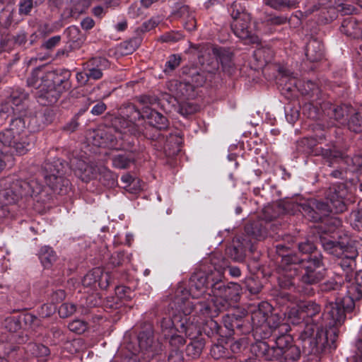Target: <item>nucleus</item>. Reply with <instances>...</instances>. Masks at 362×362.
Instances as JSON below:
<instances>
[{
    "mask_svg": "<svg viewBox=\"0 0 362 362\" xmlns=\"http://www.w3.org/2000/svg\"><path fill=\"white\" fill-rule=\"evenodd\" d=\"M168 20L170 21H182L185 23L197 21L194 14L189 11L187 6H182L178 10L173 12Z\"/></svg>",
    "mask_w": 362,
    "mask_h": 362,
    "instance_id": "obj_27",
    "label": "nucleus"
},
{
    "mask_svg": "<svg viewBox=\"0 0 362 362\" xmlns=\"http://www.w3.org/2000/svg\"><path fill=\"white\" fill-rule=\"evenodd\" d=\"M351 224L355 229H362V202L358 205L357 210L352 211L350 215Z\"/></svg>",
    "mask_w": 362,
    "mask_h": 362,
    "instance_id": "obj_48",
    "label": "nucleus"
},
{
    "mask_svg": "<svg viewBox=\"0 0 362 362\" xmlns=\"http://www.w3.org/2000/svg\"><path fill=\"white\" fill-rule=\"evenodd\" d=\"M25 351L30 357L36 358L40 362H45L49 356V349L42 344L29 343L25 347Z\"/></svg>",
    "mask_w": 362,
    "mask_h": 362,
    "instance_id": "obj_22",
    "label": "nucleus"
},
{
    "mask_svg": "<svg viewBox=\"0 0 362 362\" xmlns=\"http://www.w3.org/2000/svg\"><path fill=\"white\" fill-rule=\"evenodd\" d=\"M71 75L70 71L67 69L47 73L46 78L48 83V90L45 95L48 103H55L62 93L69 89Z\"/></svg>",
    "mask_w": 362,
    "mask_h": 362,
    "instance_id": "obj_9",
    "label": "nucleus"
},
{
    "mask_svg": "<svg viewBox=\"0 0 362 362\" xmlns=\"http://www.w3.org/2000/svg\"><path fill=\"white\" fill-rule=\"evenodd\" d=\"M257 346L260 349L261 354L268 361L278 360L283 356L282 351L278 349L276 345L269 346L267 343L260 341Z\"/></svg>",
    "mask_w": 362,
    "mask_h": 362,
    "instance_id": "obj_29",
    "label": "nucleus"
},
{
    "mask_svg": "<svg viewBox=\"0 0 362 362\" xmlns=\"http://www.w3.org/2000/svg\"><path fill=\"white\" fill-rule=\"evenodd\" d=\"M346 190L343 186L338 188H330L327 194V200L331 206L332 211L341 213L346 209Z\"/></svg>",
    "mask_w": 362,
    "mask_h": 362,
    "instance_id": "obj_16",
    "label": "nucleus"
},
{
    "mask_svg": "<svg viewBox=\"0 0 362 362\" xmlns=\"http://www.w3.org/2000/svg\"><path fill=\"white\" fill-rule=\"evenodd\" d=\"M112 125V127L95 131L93 144L98 147L130 150L134 145V136L140 133L138 126L123 117H115Z\"/></svg>",
    "mask_w": 362,
    "mask_h": 362,
    "instance_id": "obj_2",
    "label": "nucleus"
},
{
    "mask_svg": "<svg viewBox=\"0 0 362 362\" xmlns=\"http://www.w3.org/2000/svg\"><path fill=\"white\" fill-rule=\"evenodd\" d=\"M181 58L176 54H172L169 57L165 65L164 71L165 73L171 72L180 64Z\"/></svg>",
    "mask_w": 362,
    "mask_h": 362,
    "instance_id": "obj_56",
    "label": "nucleus"
},
{
    "mask_svg": "<svg viewBox=\"0 0 362 362\" xmlns=\"http://www.w3.org/2000/svg\"><path fill=\"white\" fill-rule=\"evenodd\" d=\"M220 310L216 305L214 298L209 296L206 300L197 301L195 305L196 313H199L202 320V331L209 337L216 335H221L220 326L213 317L218 315Z\"/></svg>",
    "mask_w": 362,
    "mask_h": 362,
    "instance_id": "obj_7",
    "label": "nucleus"
},
{
    "mask_svg": "<svg viewBox=\"0 0 362 362\" xmlns=\"http://www.w3.org/2000/svg\"><path fill=\"white\" fill-rule=\"evenodd\" d=\"M234 34L245 44L258 43L259 37L255 33V24H230Z\"/></svg>",
    "mask_w": 362,
    "mask_h": 362,
    "instance_id": "obj_18",
    "label": "nucleus"
},
{
    "mask_svg": "<svg viewBox=\"0 0 362 362\" xmlns=\"http://www.w3.org/2000/svg\"><path fill=\"white\" fill-rule=\"evenodd\" d=\"M225 293L223 295V300L228 301H237L239 296V286L237 284H230L228 287H223Z\"/></svg>",
    "mask_w": 362,
    "mask_h": 362,
    "instance_id": "obj_41",
    "label": "nucleus"
},
{
    "mask_svg": "<svg viewBox=\"0 0 362 362\" xmlns=\"http://www.w3.org/2000/svg\"><path fill=\"white\" fill-rule=\"evenodd\" d=\"M139 346L141 350L148 351L153 344V332L148 329L139 333L138 336Z\"/></svg>",
    "mask_w": 362,
    "mask_h": 362,
    "instance_id": "obj_36",
    "label": "nucleus"
},
{
    "mask_svg": "<svg viewBox=\"0 0 362 362\" xmlns=\"http://www.w3.org/2000/svg\"><path fill=\"white\" fill-rule=\"evenodd\" d=\"M181 314L175 315L172 319L170 317H163L160 322V327L162 333L165 337V334H172L175 331H179L177 321L181 317Z\"/></svg>",
    "mask_w": 362,
    "mask_h": 362,
    "instance_id": "obj_30",
    "label": "nucleus"
},
{
    "mask_svg": "<svg viewBox=\"0 0 362 362\" xmlns=\"http://www.w3.org/2000/svg\"><path fill=\"white\" fill-rule=\"evenodd\" d=\"M293 338L290 334H281L276 338L275 345L277 349L282 351V356L293 344Z\"/></svg>",
    "mask_w": 362,
    "mask_h": 362,
    "instance_id": "obj_46",
    "label": "nucleus"
},
{
    "mask_svg": "<svg viewBox=\"0 0 362 362\" xmlns=\"http://www.w3.org/2000/svg\"><path fill=\"white\" fill-rule=\"evenodd\" d=\"M35 136L25 129V122L21 117L12 121L11 127L0 134V141L13 148L19 155L26 153L35 141Z\"/></svg>",
    "mask_w": 362,
    "mask_h": 362,
    "instance_id": "obj_6",
    "label": "nucleus"
},
{
    "mask_svg": "<svg viewBox=\"0 0 362 362\" xmlns=\"http://www.w3.org/2000/svg\"><path fill=\"white\" fill-rule=\"evenodd\" d=\"M193 86V90L195 87L202 86L206 81V76L202 73L197 72L192 74L191 81H189Z\"/></svg>",
    "mask_w": 362,
    "mask_h": 362,
    "instance_id": "obj_61",
    "label": "nucleus"
},
{
    "mask_svg": "<svg viewBox=\"0 0 362 362\" xmlns=\"http://www.w3.org/2000/svg\"><path fill=\"white\" fill-rule=\"evenodd\" d=\"M284 262L290 264L289 266L285 267V274H281L279 278V284L282 288H291L294 286V281L293 276L296 275L300 266L297 265L299 262L302 264L304 272L300 279L302 288L299 290L305 294L310 295L313 289L308 286L314 285L320 282L323 275L320 272H316L315 269L319 268L322 264V255H310L308 260H298L296 257H286L284 259Z\"/></svg>",
    "mask_w": 362,
    "mask_h": 362,
    "instance_id": "obj_3",
    "label": "nucleus"
},
{
    "mask_svg": "<svg viewBox=\"0 0 362 362\" xmlns=\"http://www.w3.org/2000/svg\"><path fill=\"white\" fill-rule=\"evenodd\" d=\"M339 30L348 36L362 39V30L358 28V24H341Z\"/></svg>",
    "mask_w": 362,
    "mask_h": 362,
    "instance_id": "obj_42",
    "label": "nucleus"
},
{
    "mask_svg": "<svg viewBox=\"0 0 362 362\" xmlns=\"http://www.w3.org/2000/svg\"><path fill=\"white\" fill-rule=\"evenodd\" d=\"M100 166L93 163H88L84 160H78L76 163L74 172L81 180L88 182L96 178L99 175L98 168Z\"/></svg>",
    "mask_w": 362,
    "mask_h": 362,
    "instance_id": "obj_19",
    "label": "nucleus"
},
{
    "mask_svg": "<svg viewBox=\"0 0 362 362\" xmlns=\"http://www.w3.org/2000/svg\"><path fill=\"white\" fill-rule=\"evenodd\" d=\"M168 87L170 92L178 99L190 97L194 91L189 81H171Z\"/></svg>",
    "mask_w": 362,
    "mask_h": 362,
    "instance_id": "obj_21",
    "label": "nucleus"
},
{
    "mask_svg": "<svg viewBox=\"0 0 362 362\" xmlns=\"http://www.w3.org/2000/svg\"><path fill=\"white\" fill-rule=\"evenodd\" d=\"M46 75L47 73H45L41 68L38 67L32 71L27 80L28 86L37 89L38 97L45 100L46 92L48 90Z\"/></svg>",
    "mask_w": 362,
    "mask_h": 362,
    "instance_id": "obj_17",
    "label": "nucleus"
},
{
    "mask_svg": "<svg viewBox=\"0 0 362 362\" xmlns=\"http://www.w3.org/2000/svg\"><path fill=\"white\" fill-rule=\"evenodd\" d=\"M349 283L351 285L347 286L349 296L342 298V303H346L347 305H344V308L346 310L351 311L354 308V300L362 298V291L360 285L356 284L354 279Z\"/></svg>",
    "mask_w": 362,
    "mask_h": 362,
    "instance_id": "obj_25",
    "label": "nucleus"
},
{
    "mask_svg": "<svg viewBox=\"0 0 362 362\" xmlns=\"http://www.w3.org/2000/svg\"><path fill=\"white\" fill-rule=\"evenodd\" d=\"M133 160L125 155L115 156L112 159L113 165L119 169L127 168Z\"/></svg>",
    "mask_w": 362,
    "mask_h": 362,
    "instance_id": "obj_50",
    "label": "nucleus"
},
{
    "mask_svg": "<svg viewBox=\"0 0 362 362\" xmlns=\"http://www.w3.org/2000/svg\"><path fill=\"white\" fill-rule=\"evenodd\" d=\"M76 310V305L71 303H65L60 305L59 315L61 317L66 318L73 315Z\"/></svg>",
    "mask_w": 362,
    "mask_h": 362,
    "instance_id": "obj_54",
    "label": "nucleus"
},
{
    "mask_svg": "<svg viewBox=\"0 0 362 362\" xmlns=\"http://www.w3.org/2000/svg\"><path fill=\"white\" fill-rule=\"evenodd\" d=\"M212 52L221 64L227 63L230 60L231 53L225 48L214 47Z\"/></svg>",
    "mask_w": 362,
    "mask_h": 362,
    "instance_id": "obj_53",
    "label": "nucleus"
},
{
    "mask_svg": "<svg viewBox=\"0 0 362 362\" xmlns=\"http://www.w3.org/2000/svg\"><path fill=\"white\" fill-rule=\"evenodd\" d=\"M210 354L216 360L230 358L228 342L221 339V341L214 344L211 348Z\"/></svg>",
    "mask_w": 362,
    "mask_h": 362,
    "instance_id": "obj_28",
    "label": "nucleus"
},
{
    "mask_svg": "<svg viewBox=\"0 0 362 362\" xmlns=\"http://www.w3.org/2000/svg\"><path fill=\"white\" fill-rule=\"evenodd\" d=\"M100 274L101 268L97 267L92 269L84 276L82 280V284L85 287H93L95 288L97 287V278Z\"/></svg>",
    "mask_w": 362,
    "mask_h": 362,
    "instance_id": "obj_40",
    "label": "nucleus"
},
{
    "mask_svg": "<svg viewBox=\"0 0 362 362\" xmlns=\"http://www.w3.org/2000/svg\"><path fill=\"white\" fill-rule=\"evenodd\" d=\"M64 35L69 41L78 42L82 40L83 34L80 31L76 25L69 26L64 32Z\"/></svg>",
    "mask_w": 362,
    "mask_h": 362,
    "instance_id": "obj_45",
    "label": "nucleus"
},
{
    "mask_svg": "<svg viewBox=\"0 0 362 362\" xmlns=\"http://www.w3.org/2000/svg\"><path fill=\"white\" fill-rule=\"evenodd\" d=\"M55 306L52 304H44L41 306L39 314L42 317H47L55 312Z\"/></svg>",
    "mask_w": 362,
    "mask_h": 362,
    "instance_id": "obj_64",
    "label": "nucleus"
},
{
    "mask_svg": "<svg viewBox=\"0 0 362 362\" xmlns=\"http://www.w3.org/2000/svg\"><path fill=\"white\" fill-rule=\"evenodd\" d=\"M321 243L324 250L336 257L337 264L341 269L346 282H351L354 279V269L356 267L355 259L358 256L356 249L350 245L347 238L341 241H334L326 238H321Z\"/></svg>",
    "mask_w": 362,
    "mask_h": 362,
    "instance_id": "obj_4",
    "label": "nucleus"
},
{
    "mask_svg": "<svg viewBox=\"0 0 362 362\" xmlns=\"http://www.w3.org/2000/svg\"><path fill=\"white\" fill-rule=\"evenodd\" d=\"M342 299L337 302H330L325 305L324 317L327 321L329 329L324 332L317 329L313 337L314 327L307 325L300 333L299 339L302 342L303 351L306 354L317 356L322 353L327 347L335 349L334 342L338 337V331L335 327L341 325L345 318L346 310Z\"/></svg>",
    "mask_w": 362,
    "mask_h": 362,
    "instance_id": "obj_1",
    "label": "nucleus"
},
{
    "mask_svg": "<svg viewBox=\"0 0 362 362\" xmlns=\"http://www.w3.org/2000/svg\"><path fill=\"white\" fill-rule=\"evenodd\" d=\"M337 9L342 16L353 14L356 10L354 6L345 3L337 4Z\"/></svg>",
    "mask_w": 362,
    "mask_h": 362,
    "instance_id": "obj_62",
    "label": "nucleus"
},
{
    "mask_svg": "<svg viewBox=\"0 0 362 362\" xmlns=\"http://www.w3.org/2000/svg\"><path fill=\"white\" fill-rule=\"evenodd\" d=\"M322 108L325 117H327V127L345 124V116H347L351 110L346 105H334L329 103H325Z\"/></svg>",
    "mask_w": 362,
    "mask_h": 362,
    "instance_id": "obj_14",
    "label": "nucleus"
},
{
    "mask_svg": "<svg viewBox=\"0 0 362 362\" xmlns=\"http://www.w3.org/2000/svg\"><path fill=\"white\" fill-rule=\"evenodd\" d=\"M268 319V315L260 308L252 311L251 315V320L254 327H259L264 326Z\"/></svg>",
    "mask_w": 362,
    "mask_h": 362,
    "instance_id": "obj_43",
    "label": "nucleus"
},
{
    "mask_svg": "<svg viewBox=\"0 0 362 362\" xmlns=\"http://www.w3.org/2000/svg\"><path fill=\"white\" fill-rule=\"evenodd\" d=\"M282 357L286 362L296 361L300 357V350L298 346L292 344L286 349Z\"/></svg>",
    "mask_w": 362,
    "mask_h": 362,
    "instance_id": "obj_49",
    "label": "nucleus"
},
{
    "mask_svg": "<svg viewBox=\"0 0 362 362\" xmlns=\"http://www.w3.org/2000/svg\"><path fill=\"white\" fill-rule=\"evenodd\" d=\"M111 275L109 272H105L101 269V274L97 278V286L101 289H106L110 284Z\"/></svg>",
    "mask_w": 362,
    "mask_h": 362,
    "instance_id": "obj_57",
    "label": "nucleus"
},
{
    "mask_svg": "<svg viewBox=\"0 0 362 362\" xmlns=\"http://www.w3.org/2000/svg\"><path fill=\"white\" fill-rule=\"evenodd\" d=\"M4 326L6 329L12 333L16 332L21 329V324L19 321L13 317H7L5 320Z\"/></svg>",
    "mask_w": 362,
    "mask_h": 362,
    "instance_id": "obj_58",
    "label": "nucleus"
},
{
    "mask_svg": "<svg viewBox=\"0 0 362 362\" xmlns=\"http://www.w3.org/2000/svg\"><path fill=\"white\" fill-rule=\"evenodd\" d=\"M128 109L131 113L129 116L130 119L128 120L132 121L134 124L136 120L146 119L151 126L159 129H165L168 126V120L164 115L148 107H144L142 112L136 109L134 105L129 106Z\"/></svg>",
    "mask_w": 362,
    "mask_h": 362,
    "instance_id": "obj_11",
    "label": "nucleus"
},
{
    "mask_svg": "<svg viewBox=\"0 0 362 362\" xmlns=\"http://www.w3.org/2000/svg\"><path fill=\"white\" fill-rule=\"evenodd\" d=\"M258 47L254 51L253 57L258 66H262L270 62L273 59V51L267 45H263L259 40L256 43Z\"/></svg>",
    "mask_w": 362,
    "mask_h": 362,
    "instance_id": "obj_26",
    "label": "nucleus"
},
{
    "mask_svg": "<svg viewBox=\"0 0 362 362\" xmlns=\"http://www.w3.org/2000/svg\"><path fill=\"white\" fill-rule=\"evenodd\" d=\"M68 328L71 332L81 334L87 329L88 325L83 320H74L69 323Z\"/></svg>",
    "mask_w": 362,
    "mask_h": 362,
    "instance_id": "obj_52",
    "label": "nucleus"
},
{
    "mask_svg": "<svg viewBox=\"0 0 362 362\" xmlns=\"http://www.w3.org/2000/svg\"><path fill=\"white\" fill-rule=\"evenodd\" d=\"M324 54L322 44L316 39L310 40L305 48V55L310 62H317L320 60Z\"/></svg>",
    "mask_w": 362,
    "mask_h": 362,
    "instance_id": "obj_24",
    "label": "nucleus"
},
{
    "mask_svg": "<svg viewBox=\"0 0 362 362\" xmlns=\"http://www.w3.org/2000/svg\"><path fill=\"white\" fill-rule=\"evenodd\" d=\"M347 126L351 132L356 133L362 132V108L350 117Z\"/></svg>",
    "mask_w": 362,
    "mask_h": 362,
    "instance_id": "obj_37",
    "label": "nucleus"
},
{
    "mask_svg": "<svg viewBox=\"0 0 362 362\" xmlns=\"http://www.w3.org/2000/svg\"><path fill=\"white\" fill-rule=\"evenodd\" d=\"M298 249L303 254H310L315 249V247L312 242L305 240L298 244Z\"/></svg>",
    "mask_w": 362,
    "mask_h": 362,
    "instance_id": "obj_63",
    "label": "nucleus"
},
{
    "mask_svg": "<svg viewBox=\"0 0 362 362\" xmlns=\"http://www.w3.org/2000/svg\"><path fill=\"white\" fill-rule=\"evenodd\" d=\"M11 114L21 115L20 112H17V109L11 104V103H8V99L6 98V102L2 103L0 106V116L4 119H6Z\"/></svg>",
    "mask_w": 362,
    "mask_h": 362,
    "instance_id": "obj_55",
    "label": "nucleus"
},
{
    "mask_svg": "<svg viewBox=\"0 0 362 362\" xmlns=\"http://www.w3.org/2000/svg\"><path fill=\"white\" fill-rule=\"evenodd\" d=\"M100 181L106 187H113L117 185V176L104 165H100L98 169Z\"/></svg>",
    "mask_w": 362,
    "mask_h": 362,
    "instance_id": "obj_31",
    "label": "nucleus"
},
{
    "mask_svg": "<svg viewBox=\"0 0 362 362\" xmlns=\"http://www.w3.org/2000/svg\"><path fill=\"white\" fill-rule=\"evenodd\" d=\"M300 308L302 310V313L305 317H313L320 312V307L318 304L315 302L308 301L302 303L300 305Z\"/></svg>",
    "mask_w": 362,
    "mask_h": 362,
    "instance_id": "obj_38",
    "label": "nucleus"
},
{
    "mask_svg": "<svg viewBox=\"0 0 362 362\" xmlns=\"http://www.w3.org/2000/svg\"><path fill=\"white\" fill-rule=\"evenodd\" d=\"M205 282L206 279L202 277L199 279V284L194 283V279H192L189 292L193 298H199L205 293Z\"/></svg>",
    "mask_w": 362,
    "mask_h": 362,
    "instance_id": "obj_44",
    "label": "nucleus"
},
{
    "mask_svg": "<svg viewBox=\"0 0 362 362\" xmlns=\"http://www.w3.org/2000/svg\"><path fill=\"white\" fill-rule=\"evenodd\" d=\"M321 222L326 226L325 231L327 233H333L341 226V221L336 216H328L322 219Z\"/></svg>",
    "mask_w": 362,
    "mask_h": 362,
    "instance_id": "obj_47",
    "label": "nucleus"
},
{
    "mask_svg": "<svg viewBox=\"0 0 362 362\" xmlns=\"http://www.w3.org/2000/svg\"><path fill=\"white\" fill-rule=\"evenodd\" d=\"M294 298L287 293H282L279 299L280 304L286 306L284 315L287 317L288 322L293 325H298L304 320V315L300 305L294 302Z\"/></svg>",
    "mask_w": 362,
    "mask_h": 362,
    "instance_id": "obj_13",
    "label": "nucleus"
},
{
    "mask_svg": "<svg viewBox=\"0 0 362 362\" xmlns=\"http://www.w3.org/2000/svg\"><path fill=\"white\" fill-rule=\"evenodd\" d=\"M56 254L52 247L43 246L39 252V258L44 267H49L56 260Z\"/></svg>",
    "mask_w": 362,
    "mask_h": 362,
    "instance_id": "obj_35",
    "label": "nucleus"
},
{
    "mask_svg": "<svg viewBox=\"0 0 362 362\" xmlns=\"http://www.w3.org/2000/svg\"><path fill=\"white\" fill-rule=\"evenodd\" d=\"M28 98V94L20 88L11 90L9 95L7 97L8 103L17 109V112L22 113L24 107Z\"/></svg>",
    "mask_w": 362,
    "mask_h": 362,
    "instance_id": "obj_23",
    "label": "nucleus"
},
{
    "mask_svg": "<svg viewBox=\"0 0 362 362\" xmlns=\"http://www.w3.org/2000/svg\"><path fill=\"white\" fill-rule=\"evenodd\" d=\"M223 287H228V285H225L223 282L219 281L215 283L212 286V292L214 293V297L216 298V300L220 298L223 300V293H225V291Z\"/></svg>",
    "mask_w": 362,
    "mask_h": 362,
    "instance_id": "obj_59",
    "label": "nucleus"
},
{
    "mask_svg": "<svg viewBox=\"0 0 362 362\" xmlns=\"http://www.w3.org/2000/svg\"><path fill=\"white\" fill-rule=\"evenodd\" d=\"M108 66V60L103 57H93L83 64V69L86 71L90 80L100 79L103 76V71Z\"/></svg>",
    "mask_w": 362,
    "mask_h": 362,
    "instance_id": "obj_15",
    "label": "nucleus"
},
{
    "mask_svg": "<svg viewBox=\"0 0 362 362\" xmlns=\"http://www.w3.org/2000/svg\"><path fill=\"white\" fill-rule=\"evenodd\" d=\"M322 155L327 158L329 166L337 168L331 173L334 178L352 180L353 174L358 173V179L362 181V156L354 155L350 156L336 150L325 149Z\"/></svg>",
    "mask_w": 362,
    "mask_h": 362,
    "instance_id": "obj_5",
    "label": "nucleus"
},
{
    "mask_svg": "<svg viewBox=\"0 0 362 362\" xmlns=\"http://www.w3.org/2000/svg\"><path fill=\"white\" fill-rule=\"evenodd\" d=\"M177 331H175L170 334H165V338L169 339L170 344L172 346L178 349L182 346L186 341L182 335L177 334Z\"/></svg>",
    "mask_w": 362,
    "mask_h": 362,
    "instance_id": "obj_51",
    "label": "nucleus"
},
{
    "mask_svg": "<svg viewBox=\"0 0 362 362\" xmlns=\"http://www.w3.org/2000/svg\"><path fill=\"white\" fill-rule=\"evenodd\" d=\"M303 214L310 221L317 222L329 215L332 211L331 206L328 202L312 201L309 203L301 204Z\"/></svg>",
    "mask_w": 362,
    "mask_h": 362,
    "instance_id": "obj_12",
    "label": "nucleus"
},
{
    "mask_svg": "<svg viewBox=\"0 0 362 362\" xmlns=\"http://www.w3.org/2000/svg\"><path fill=\"white\" fill-rule=\"evenodd\" d=\"M13 185L20 198L37 194L42 190V186L34 180L30 181L18 180L13 182Z\"/></svg>",
    "mask_w": 362,
    "mask_h": 362,
    "instance_id": "obj_20",
    "label": "nucleus"
},
{
    "mask_svg": "<svg viewBox=\"0 0 362 362\" xmlns=\"http://www.w3.org/2000/svg\"><path fill=\"white\" fill-rule=\"evenodd\" d=\"M197 302H190L189 300L183 302V306H180L182 310L181 317L177 321L180 333H185V336L189 339H197L201 337L202 333V320L198 315H190L192 310L195 309V305Z\"/></svg>",
    "mask_w": 362,
    "mask_h": 362,
    "instance_id": "obj_8",
    "label": "nucleus"
},
{
    "mask_svg": "<svg viewBox=\"0 0 362 362\" xmlns=\"http://www.w3.org/2000/svg\"><path fill=\"white\" fill-rule=\"evenodd\" d=\"M252 230H250L249 227L246 228L247 232L250 233L254 238L256 239H262L264 238L266 235V231L264 228H259L258 224H252L251 226Z\"/></svg>",
    "mask_w": 362,
    "mask_h": 362,
    "instance_id": "obj_60",
    "label": "nucleus"
},
{
    "mask_svg": "<svg viewBox=\"0 0 362 362\" xmlns=\"http://www.w3.org/2000/svg\"><path fill=\"white\" fill-rule=\"evenodd\" d=\"M296 87L300 89L303 95H309L313 100H315V96L318 95L319 88L312 81L304 82L302 85L296 84Z\"/></svg>",
    "mask_w": 362,
    "mask_h": 362,
    "instance_id": "obj_39",
    "label": "nucleus"
},
{
    "mask_svg": "<svg viewBox=\"0 0 362 362\" xmlns=\"http://www.w3.org/2000/svg\"><path fill=\"white\" fill-rule=\"evenodd\" d=\"M20 199L18 194L13 188L12 184L10 188L0 191V207L4 205L14 204Z\"/></svg>",
    "mask_w": 362,
    "mask_h": 362,
    "instance_id": "obj_33",
    "label": "nucleus"
},
{
    "mask_svg": "<svg viewBox=\"0 0 362 362\" xmlns=\"http://www.w3.org/2000/svg\"><path fill=\"white\" fill-rule=\"evenodd\" d=\"M182 138L176 134H171L164 145L165 151L169 150L170 154H176L180 151Z\"/></svg>",
    "mask_w": 362,
    "mask_h": 362,
    "instance_id": "obj_34",
    "label": "nucleus"
},
{
    "mask_svg": "<svg viewBox=\"0 0 362 362\" xmlns=\"http://www.w3.org/2000/svg\"><path fill=\"white\" fill-rule=\"evenodd\" d=\"M44 177L47 185L54 191L63 194L69 187V181L64 177V165L59 160L46 163Z\"/></svg>",
    "mask_w": 362,
    "mask_h": 362,
    "instance_id": "obj_10",
    "label": "nucleus"
},
{
    "mask_svg": "<svg viewBox=\"0 0 362 362\" xmlns=\"http://www.w3.org/2000/svg\"><path fill=\"white\" fill-rule=\"evenodd\" d=\"M191 341L186 347V353L188 356L195 358L200 356L204 347V340L202 337L190 339Z\"/></svg>",
    "mask_w": 362,
    "mask_h": 362,
    "instance_id": "obj_32",
    "label": "nucleus"
}]
</instances>
